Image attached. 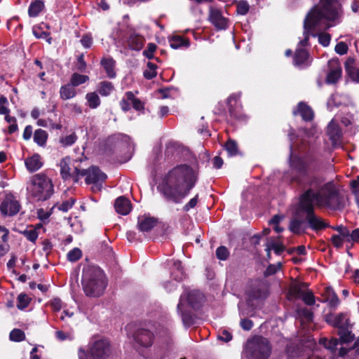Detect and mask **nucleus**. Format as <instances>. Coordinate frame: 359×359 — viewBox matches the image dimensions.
<instances>
[{
  "instance_id": "obj_55",
  "label": "nucleus",
  "mask_w": 359,
  "mask_h": 359,
  "mask_svg": "<svg viewBox=\"0 0 359 359\" xmlns=\"http://www.w3.org/2000/svg\"><path fill=\"white\" fill-rule=\"evenodd\" d=\"M86 62L84 60V54L81 53L77 57L76 62V68L81 72H84L86 69Z\"/></svg>"
},
{
  "instance_id": "obj_61",
  "label": "nucleus",
  "mask_w": 359,
  "mask_h": 359,
  "mask_svg": "<svg viewBox=\"0 0 359 359\" xmlns=\"http://www.w3.org/2000/svg\"><path fill=\"white\" fill-rule=\"evenodd\" d=\"M177 312L180 313L182 322L184 325L190 326L193 324V319L189 313L182 311L181 309L180 311H177Z\"/></svg>"
},
{
  "instance_id": "obj_60",
  "label": "nucleus",
  "mask_w": 359,
  "mask_h": 359,
  "mask_svg": "<svg viewBox=\"0 0 359 359\" xmlns=\"http://www.w3.org/2000/svg\"><path fill=\"white\" fill-rule=\"evenodd\" d=\"M331 40V36L328 33H321L318 35V42L324 47L329 46Z\"/></svg>"
},
{
  "instance_id": "obj_43",
  "label": "nucleus",
  "mask_w": 359,
  "mask_h": 359,
  "mask_svg": "<svg viewBox=\"0 0 359 359\" xmlns=\"http://www.w3.org/2000/svg\"><path fill=\"white\" fill-rule=\"evenodd\" d=\"M225 149L230 156H236L239 151L236 142L233 140L229 139L225 144Z\"/></svg>"
},
{
  "instance_id": "obj_29",
  "label": "nucleus",
  "mask_w": 359,
  "mask_h": 359,
  "mask_svg": "<svg viewBox=\"0 0 359 359\" xmlns=\"http://www.w3.org/2000/svg\"><path fill=\"white\" fill-rule=\"evenodd\" d=\"M114 90L113 83L108 81H102L97 84V93L103 97H107Z\"/></svg>"
},
{
  "instance_id": "obj_12",
  "label": "nucleus",
  "mask_w": 359,
  "mask_h": 359,
  "mask_svg": "<svg viewBox=\"0 0 359 359\" xmlns=\"http://www.w3.org/2000/svg\"><path fill=\"white\" fill-rule=\"evenodd\" d=\"M21 208L19 201L12 194H8L0 205V210L4 216H14L17 215Z\"/></svg>"
},
{
  "instance_id": "obj_51",
  "label": "nucleus",
  "mask_w": 359,
  "mask_h": 359,
  "mask_svg": "<svg viewBox=\"0 0 359 359\" xmlns=\"http://www.w3.org/2000/svg\"><path fill=\"white\" fill-rule=\"evenodd\" d=\"M82 255L81 250L78 248H74L67 254V259L70 262L78 261Z\"/></svg>"
},
{
  "instance_id": "obj_28",
  "label": "nucleus",
  "mask_w": 359,
  "mask_h": 359,
  "mask_svg": "<svg viewBox=\"0 0 359 359\" xmlns=\"http://www.w3.org/2000/svg\"><path fill=\"white\" fill-rule=\"evenodd\" d=\"M172 340L171 337L168 338V341L166 342V347H161L156 346L154 347V351L156 352V355L155 357L149 356V355H144V358L149 359H162L165 355L168 353V351L172 348Z\"/></svg>"
},
{
  "instance_id": "obj_49",
  "label": "nucleus",
  "mask_w": 359,
  "mask_h": 359,
  "mask_svg": "<svg viewBox=\"0 0 359 359\" xmlns=\"http://www.w3.org/2000/svg\"><path fill=\"white\" fill-rule=\"evenodd\" d=\"M17 302V307L19 309L22 310L28 306L29 304V298L27 294L21 293L18 295Z\"/></svg>"
},
{
  "instance_id": "obj_52",
  "label": "nucleus",
  "mask_w": 359,
  "mask_h": 359,
  "mask_svg": "<svg viewBox=\"0 0 359 359\" xmlns=\"http://www.w3.org/2000/svg\"><path fill=\"white\" fill-rule=\"evenodd\" d=\"M281 266V262H278L276 264H269L264 273V276L268 277L274 275L280 269Z\"/></svg>"
},
{
  "instance_id": "obj_39",
  "label": "nucleus",
  "mask_w": 359,
  "mask_h": 359,
  "mask_svg": "<svg viewBox=\"0 0 359 359\" xmlns=\"http://www.w3.org/2000/svg\"><path fill=\"white\" fill-rule=\"evenodd\" d=\"M297 316L306 322H311L313 318V312L306 307H297Z\"/></svg>"
},
{
  "instance_id": "obj_34",
  "label": "nucleus",
  "mask_w": 359,
  "mask_h": 359,
  "mask_svg": "<svg viewBox=\"0 0 359 359\" xmlns=\"http://www.w3.org/2000/svg\"><path fill=\"white\" fill-rule=\"evenodd\" d=\"M169 42L170 47L173 49L189 46V41L181 36H172L170 39Z\"/></svg>"
},
{
  "instance_id": "obj_25",
  "label": "nucleus",
  "mask_w": 359,
  "mask_h": 359,
  "mask_svg": "<svg viewBox=\"0 0 359 359\" xmlns=\"http://www.w3.org/2000/svg\"><path fill=\"white\" fill-rule=\"evenodd\" d=\"M25 164L27 169L31 172L39 170L43 165L41 161V156L38 154H35L32 156L26 158Z\"/></svg>"
},
{
  "instance_id": "obj_44",
  "label": "nucleus",
  "mask_w": 359,
  "mask_h": 359,
  "mask_svg": "<svg viewBox=\"0 0 359 359\" xmlns=\"http://www.w3.org/2000/svg\"><path fill=\"white\" fill-rule=\"evenodd\" d=\"M147 66L148 69L144 71V77L147 79H152L155 78L157 75V65L151 62H148Z\"/></svg>"
},
{
  "instance_id": "obj_13",
  "label": "nucleus",
  "mask_w": 359,
  "mask_h": 359,
  "mask_svg": "<svg viewBox=\"0 0 359 359\" xmlns=\"http://www.w3.org/2000/svg\"><path fill=\"white\" fill-rule=\"evenodd\" d=\"M93 359H105L111 353L110 344L107 339H100L94 342L89 349Z\"/></svg>"
},
{
  "instance_id": "obj_23",
  "label": "nucleus",
  "mask_w": 359,
  "mask_h": 359,
  "mask_svg": "<svg viewBox=\"0 0 359 359\" xmlns=\"http://www.w3.org/2000/svg\"><path fill=\"white\" fill-rule=\"evenodd\" d=\"M327 133L332 144H337L342 136V133L339 126L332 121L327 126Z\"/></svg>"
},
{
  "instance_id": "obj_5",
  "label": "nucleus",
  "mask_w": 359,
  "mask_h": 359,
  "mask_svg": "<svg viewBox=\"0 0 359 359\" xmlns=\"http://www.w3.org/2000/svg\"><path fill=\"white\" fill-rule=\"evenodd\" d=\"M81 285L86 296L95 297L104 293L107 281L100 268L88 265L83 269Z\"/></svg>"
},
{
  "instance_id": "obj_56",
  "label": "nucleus",
  "mask_w": 359,
  "mask_h": 359,
  "mask_svg": "<svg viewBox=\"0 0 359 359\" xmlns=\"http://www.w3.org/2000/svg\"><path fill=\"white\" fill-rule=\"evenodd\" d=\"M8 104V102L7 98L4 95H1L0 97V114L1 115H7V114L10 113V109L7 107Z\"/></svg>"
},
{
  "instance_id": "obj_59",
  "label": "nucleus",
  "mask_w": 359,
  "mask_h": 359,
  "mask_svg": "<svg viewBox=\"0 0 359 359\" xmlns=\"http://www.w3.org/2000/svg\"><path fill=\"white\" fill-rule=\"evenodd\" d=\"M348 50V45L344 41H341L337 43L334 48L335 52L340 55L346 54Z\"/></svg>"
},
{
  "instance_id": "obj_30",
  "label": "nucleus",
  "mask_w": 359,
  "mask_h": 359,
  "mask_svg": "<svg viewBox=\"0 0 359 359\" xmlns=\"http://www.w3.org/2000/svg\"><path fill=\"white\" fill-rule=\"evenodd\" d=\"M171 276L177 282L182 281L185 278V273L180 261H174L173 268L171 271Z\"/></svg>"
},
{
  "instance_id": "obj_4",
  "label": "nucleus",
  "mask_w": 359,
  "mask_h": 359,
  "mask_svg": "<svg viewBox=\"0 0 359 359\" xmlns=\"http://www.w3.org/2000/svg\"><path fill=\"white\" fill-rule=\"evenodd\" d=\"M325 320L332 327L338 328L339 339L332 338L327 344H325V347L331 350L332 353H335L338 345L347 344L353 341L355 337L351 332V325L345 313H340L337 315L333 313L327 314L325 316Z\"/></svg>"
},
{
  "instance_id": "obj_1",
  "label": "nucleus",
  "mask_w": 359,
  "mask_h": 359,
  "mask_svg": "<svg viewBox=\"0 0 359 359\" xmlns=\"http://www.w3.org/2000/svg\"><path fill=\"white\" fill-rule=\"evenodd\" d=\"M291 167L297 171L292 180L306 190L299 201L313 206L341 210L345 207V198L333 181L325 182L320 175H311L316 170V159L313 156H295L290 160Z\"/></svg>"
},
{
  "instance_id": "obj_26",
  "label": "nucleus",
  "mask_w": 359,
  "mask_h": 359,
  "mask_svg": "<svg viewBox=\"0 0 359 359\" xmlns=\"http://www.w3.org/2000/svg\"><path fill=\"white\" fill-rule=\"evenodd\" d=\"M267 295V291L263 285L253 287L248 292V296L250 300L264 299Z\"/></svg>"
},
{
  "instance_id": "obj_40",
  "label": "nucleus",
  "mask_w": 359,
  "mask_h": 359,
  "mask_svg": "<svg viewBox=\"0 0 359 359\" xmlns=\"http://www.w3.org/2000/svg\"><path fill=\"white\" fill-rule=\"evenodd\" d=\"M327 293L328 297L326 298L325 302L328 303L329 306L332 309H336L339 304V299L337 294L330 288H327Z\"/></svg>"
},
{
  "instance_id": "obj_41",
  "label": "nucleus",
  "mask_w": 359,
  "mask_h": 359,
  "mask_svg": "<svg viewBox=\"0 0 359 359\" xmlns=\"http://www.w3.org/2000/svg\"><path fill=\"white\" fill-rule=\"evenodd\" d=\"M89 80L88 76L74 73L70 79V83L75 88Z\"/></svg>"
},
{
  "instance_id": "obj_37",
  "label": "nucleus",
  "mask_w": 359,
  "mask_h": 359,
  "mask_svg": "<svg viewBox=\"0 0 359 359\" xmlns=\"http://www.w3.org/2000/svg\"><path fill=\"white\" fill-rule=\"evenodd\" d=\"M86 100L89 108L93 109L97 108L101 104L100 98L97 92L88 93L86 95Z\"/></svg>"
},
{
  "instance_id": "obj_20",
  "label": "nucleus",
  "mask_w": 359,
  "mask_h": 359,
  "mask_svg": "<svg viewBox=\"0 0 359 359\" xmlns=\"http://www.w3.org/2000/svg\"><path fill=\"white\" fill-rule=\"evenodd\" d=\"M156 224L157 220L154 217L141 215L137 218V228L142 232L151 231Z\"/></svg>"
},
{
  "instance_id": "obj_2",
  "label": "nucleus",
  "mask_w": 359,
  "mask_h": 359,
  "mask_svg": "<svg viewBox=\"0 0 359 359\" xmlns=\"http://www.w3.org/2000/svg\"><path fill=\"white\" fill-rule=\"evenodd\" d=\"M198 172L187 164H181L170 170L157 186V190L168 202L181 203L195 187Z\"/></svg>"
},
{
  "instance_id": "obj_48",
  "label": "nucleus",
  "mask_w": 359,
  "mask_h": 359,
  "mask_svg": "<svg viewBox=\"0 0 359 359\" xmlns=\"http://www.w3.org/2000/svg\"><path fill=\"white\" fill-rule=\"evenodd\" d=\"M22 234L29 241L35 243L38 238V232L36 229L31 227L22 231Z\"/></svg>"
},
{
  "instance_id": "obj_17",
  "label": "nucleus",
  "mask_w": 359,
  "mask_h": 359,
  "mask_svg": "<svg viewBox=\"0 0 359 359\" xmlns=\"http://www.w3.org/2000/svg\"><path fill=\"white\" fill-rule=\"evenodd\" d=\"M328 65L330 71L326 77V82L329 84H333L338 81L341 76L342 69L338 62L329 61Z\"/></svg>"
},
{
  "instance_id": "obj_50",
  "label": "nucleus",
  "mask_w": 359,
  "mask_h": 359,
  "mask_svg": "<svg viewBox=\"0 0 359 359\" xmlns=\"http://www.w3.org/2000/svg\"><path fill=\"white\" fill-rule=\"evenodd\" d=\"M239 100V96L237 95H231L229 97L228 100H227V102H228V104H229V114L230 115L235 118H240V115L237 114L233 109V106H232V101H234L235 103H237L238 100Z\"/></svg>"
},
{
  "instance_id": "obj_38",
  "label": "nucleus",
  "mask_w": 359,
  "mask_h": 359,
  "mask_svg": "<svg viewBox=\"0 0 359 359\" xmlns=\"http://www.w3.org/2000/svg\"><path fill=\"white\" fill-rule=\"evenodd\" d=\"M125 97H127L128 100H130L133 107L136 111H143L144 109V104L142 102L140 99L135 97L134 94L131 91H127L125 93Z\"/></svg>"
},
{
  "instance_id": "obj_6",
  "label": "nucleus",
  "mask_w": 359,
  "mask_h": 359,
  "mask_svg": "<svg viewBox=\"0 0 359 359\" xmlns=\"http://www.w3.org/2000/svg\"><path fill=\"white\" fill-rule=\"evenodd\" d=\"M30 196L36 201H46L53 194V185L45 174L39 173L32 177L27 186Z\"/></svg>"
},
{
  "instance_id": "obj_35",
  "label": "nucleus",
  "mask_w": 359,
  "mask_h": 359,
  "mask_svg": "<svg viewBox=\"0 0 359 359\" xmlns=\"http://www.w3.org/2000/svg\"><path fill=\"white\" fill-rule=\"evenodd\" d=\"M353 60L348 59L345 63V69L349 77L354 81L359 82V69L355 68L352 65Z\"/></svg>"
},
{
  "instance_id": "obj_21",
  "label": "nucleus",
  "mask_w": 359,
  "mask_h": 359,
  "mask_svg": "<svg viewBox=\"0 0 359 359\" xmlns=\"http://www.w3.org/2000/svg\"><path fill=\"white\" fill-rule=\"evenodd\" d=\"M295 298H300L308 306L315 304L316 297L311 290H303L299 287L294 288L293 290Z\"/></svg>"
},
{
  "instance_id": "obj_33",
  "label": "nucleus",
  "mask_w": 359,
  "mask_h": 359,
  "mask_svg": "<svg viewBox=\"0 0 359 359\" xmlns=\"http://www.w3.org/2000/svg\"><path fill=\"white\" fill-rule=\"evenodd\" d=\"M48 133L42 129H37L34 133V141L39 147H44L48 140Z\"/></svg>"
},
{
  "instance_id": "obj_62",
  "label": "nucleus",
  "mask_w": 359,
  "mask_h": 359,
  "mask_svg": "<svg viewBox=\"0 0 359 359\" xmlns=\"http://www.w3.org/2000/svg\"><path fill=\"white\" fill-rule=\"evenodd\" d=\"M198 195H196L194 198L190 199V201L183 207V210L185 212H188L190 209L196 207L198 203Z\"/></svg>"
},
{
  "instance_id": "obj_14",
  "label": "nucleus",
  "mask_w": 359,
  "mask_h": 359,
  "mask_svg": "<svg viewBox=\"0 0 359 359\" xmlns=\"http://www.w3.org/2000/svg\"><path fill=\"white\" fill-rule=\"evenodd\" d=\"M71 159L69 157H65L60 161V175L63 180H67L72 179L74 182H78L79 176H81V170L77 166L74 165V170L71 171Z\"/></svg>"
},
{
  "instance_id": "obj_7",
  "label": "nucleus",
  "mask_w": 359,
  "mask_h": 359,
  "mask_svg": "<svg viewBox=\"0 0 359 359\" xmlns=\"http://www.w3.org/2000/svg\"><path fill=\"white\" fill-rule=\"evenodd\" d=\"M245 353L248 359H268L271 353V346L267 339L255 336L247 341Z\"/></svg>"
},
{
  "instance_id": "obj_19",
  "label": "nucleus",
  "mask_w": 359,
  "mask_h": 359,
  "mask_svg": "<svg viewBox=\"0 0 359 359\" xmlns=\"http://www.w3.org/2000/svg\"><path fill=\"white\" fill-rule=\"evenodd\" d=\"M144 38L135 32L129 33L127 37V44L133 50L140 51L144 46Z\"/></svg>"
},
{
  "instance_id": "obj_24",
  "label": "nucleus",
  "mask_w": 359,
  "mask_h": 359,
  "mask_svg": "<svg viewBox=\"0 0 359 359\" xmlns=\"http://www.w3.org/2000/svg\"><path fill=\"white\" fill-rule=\"evenodd\" d=\"M273 250L277 255H281V253L285 250V246L283 242L280 241V238H269L266 243V251Z\"/></svg>"
},
{
  "instance_id": "obj_36",
  "label": "nucleus",
  "mask_w": 359,
  "mask_h": 359,
  "mask_svg": "<svg viewBox=\"0 0 359 359\" xmlns=\"http://www.w3.org/2000/svg\"><path fill=\"white\" fill-rule=\"evenodd\" d=\"M309 57L308 52L302 48H298L294 55V64L296 66H300L306 62Z\"/></svg>"
},
{
  "instance_id": "obj_53",
  "label": "nucleus",
  "mask_w": 359,
  "mask_h": 359,
  "mask_svg": "<svg viewBox=\"0 0 359 359\" xmlns=\"http://www.w3.org/2000/svg\"><path fill=\"white\" fill-rule=\"evenodd\" d=\"M216 256L219 260H226L229 256V252L225 246H219L216 250Z\"/></svg>"
},
{
  "instance_id": "obj_45",
  "label": "nucleus",
  "mask_w": 359,
  "mask_h": 359,
  "mask_svg": "<svg viewBox=\"0 0 359 359\" xmlns=\"http://www.w3.org/2000/svg\"><path fill=\"white\" fill-rule=\"evenodd\" d=\"M236 4V13L238 15H245L250 9V6L246 1H235Z\"/></svg>"
},
{
  "instance_id": "obj_32",
  "label": "nucleus",
  "mask_w": 359,
  "mask_h": 359,
  "mask_svg": "<svg viewBox=\"0 0 359 359\" xmlns=\"http://www.w3.org/2000/svg\"><path fill=\"white\" fill-rule=\"evenodd\" d=\"M76 95V90L70 83L61 86L60 90V95L61 99L69 100L75 97Z\"/></svg>"
},
{
  "instance_id": "obj_27",
  "label": "nucleus",
  "mask_w": 359,
  "mask_h": 359,
  "mask_svg": "<svg viewBox=\"0 0 359 359\" xmlns=\"http://www.w3.org/2000/svg\"><path fill=\"white\" fill-rule=\"evenodd\" d=\"M115 63V60L111 57H103L100 62L102 67L105 70L107 76L110 79L115 78L116 75L114 71Z\"/></svg>"
},
{
  "instance_id": "obj_64",
  "label": "nucleus",
  "mask_w": 359,
  "mask_h": 359,
  "mask_svg": "<svg viewBox=\"0 0 359 359\" xmlns=\"http://www.w3.org/2000/svg\"><path fill=\"white\" fill-rule=\"evenodd\" d=\"M240 325L244 330L248 331L252 329L253 323L251 320L243 318L240 322Z\"/></svg>"
},
{
  "instance_id": "obj_8",
  "label": "nucleus",
  "mask_w": 359,
  "mask_h": 359,
  "mask_svg": "<svg viewBox=\"0 0 359 359\" xmlns=\"http://www.w3.org/2000/svg\"><path fill=\"white\" fill-rule=\"evenodd\" d=\"M299 208L306 213L308 227L317 232L329 227L325 220L318 217L314 211V206L310 203H304L299 201Z\"/></svg>"
},
{
  "instance_id": "obj_9",
  "label": "nucleus",
  "mask_w": 359,
  "mask_h": 359,
  "mask_svg": "<svg viewBox=\"0 0 359 359\" xmlns=\"http://www.w3.org/2000/svg\"><path fill=\"white\" fill-rule=\"evenodd\" d=\"M81 176H86V183L93 185L92 190L94 192L101 191L102 184L107 179V175L96 166H92L87 170H81Z\"/></svg>"
},
{
  "instance_id": "obj_15",
  "label": "nucleus",
  "mask_w": 359,
  "mask_h": 359,
  "mask_svg": "<svg viewBox=\"0 0 359 359\" xmlns=\"http://www.w3.org/2000/svg\"><path fill=\"white\" fill-rule=\"evenodd\" d=\"M208 20L217 30H225L229 27V20L223 16L222 11L210 6L209 8Z\"/></svg>"
},
{
  "instance_id": "obj_31",
  "label": "nucleus",
  "mask_w": 359,
  "mask_h": 359,
  "mask_svg": "<svg viewBox=\"0 0 359 359\" xmlns=\"http://www.w3.org/2000/svg\"><path fill=\"white\" fill-rule=\"evenodd\" d=\"M44 8V2L42 0L33 1L28 8V15L30 18H36Z\"/></svg>"
},
{
  "instance_id": "obj_57",
  "label": "nucleus",
  "mask_w": 359,
  "mask_h": 359,
  "mask_svg": "<svg viewBox=\"0 0 359 359\" xmlns=\"http://www.w3.org/2000/svg\"><path fill=\"white\" fill-rule=\"evenodd\" d=\"M156 48H157V46L155 43H149L147 45V49H145L143 51L144 56H145L147 58H148L149 60L154 59V53L156 50Z\"/></svg>"
},
{
  "instance_id": "obj_63",
  "label": "nucleus",
  "mask_w": 359,
  "mask_h": 359,
  "mask_svg": "<svg viewBox=\"0 0 359 359\" xmlns=\"http://www.w3.org/2000/svg\"><path fill=\"white\" fill-rule=\"evenodd\" d=\"M347 242H359V229H354L351 233L349 232V236L348 237Z\"/></svg>"
},
{
  "instance_id": "obj_16",
  "label": "nucleus",
  "mask_w": 359,
  "mask_h": 359,
  "mask_svg": "<svg viewBox=\"0 0 359 359\" xmlns=\"http://www.w3.org/2000/svg\"><path fill=\"white\" fill-rule=\"evenodd\" d=\"M308 228L306 218H304L299 213H297L291 219L289 229L293 233L299 235L306 232Z\"/></svg>"
},
{
  "instance_id": "obj_22",
  "label": "nucleus",
  "mask_w": 359,
  "mask_h": 359,
  "mask_svg": "<svg viewBox=\"0 0 359 359\" xmlns=\"http://www.w3.org/2000/svg\"><path fill=\"white\" fill-rule=\"evenodd\" d=\"M114 208L118 214L126 215L131 210L130 201L124 196H120L115 201Z\"/></svg>"
},
{
  "instance_id": "obj_47",
  "label": "nucleus",
  "mask_w": 359,
  "mask_h": 359,
  "mask_svg": "<svg viewBox=\"0 0 359 359\" xmlns=\"http://www.w3.org/2000/svg\"><path fill=\"white\" fill-rule=\"evenodd\" d=\"M77 140V136L75 133L67 135L60 139V142L63 147L72 146Z\"/></svg>"
},
{
  "instance_id": "obj_58",
  "label": "nucleus",
  "mask_w": 359,
  "mask_h": 359,
  "mask_svg": "<svg viewBox=\"0 0 359 359\" xmlns=\"http://www.w3.org/2000/svg\"><path fill=\"white\" fill-rule=\"evenodd\" d=\"M332 229L334 230L338 231L339 233V236H341L344 238L345 242H347V239H348V237L349 236V232H350V231L348 230V229L347 227L340 225V226H334V227H332Z\"/></svg>"
},
{
  "instance_id": "obj_18",
  "label": "nucleus",
  "mask_w": 359,
  "mask_h": 359,
  "mask_svg": "<svg viewBox=\"0 0 359 359\" xmlns=\"http://www.w3.org/2000/svg\"><path fill=\"white\" fill-rule=\"evenodd\" d=\"M292 114L294 116L300 115L304 121H311L314 117L313 109L304 102H299L297 107L294 109Z\"/></svg>"
},
{
  "instance_id": "obj_3",
  "label": "nucleus",
  "mask_w": 359,
  "mask_h": 359,
  "mask_svg": "<svg viewBox=\"0 0 359 359\" xmlns=\"http://www.w3.org/2000/svg\"><path fill=\"white\" fill-rule=\"evenodd\" d=\"M320 6H315L304 20V39L299 42L300 46L308 45L311 32L327 29L331 27L330 22L339 20L342 16L339 0H320Z\"/></svg>"
},
{
  "instance_id": "obj_46",
  "label": "nucleus",
  "mask_w": 359,
  "mask_h": 359,
  "mask_svg": "<svg viewBox=\"0 0 359 359\" xmlns=\"http://www.w3.org/2000/svg\"><path fill=\"white\" fill-rule=\"evenodd\" d=\"M9 338L11 341L20 342L25 339V334L20 329H14L10 332Z\"/></svg>"
},
{
  "instance_id": "obj_11",
  "label": "nucleus",
  "mask_w": 359,
  "mask_h": 359,
  "mask_svg": "<svg viewBox=\"0 0 359 359\" xmlns=\"http://www.w3.org/2000/svg\"><path fill=\"white\" fill-rule=\"evenodd\" d=\"M133 339L140 348H148L154 344L155 335L149 329L139 328L134 332Z\"/></svg>"
},
{
  "instance_id": "obj_54",
  "label": "nucleus",
  "mask_w": 359,
  "mask_h": 359,
  "mask_svg": "<svg viewBox=\"0 0 359 359\" xmlns=\"http://www.w3.org/2000/svg\"><path fill=\"white\" fill-rule=\"evenodd\" d=\"M75 201H76L74 198H71L67 201H63L60 205H57V208L59 210L66 212L72 208Z\"/></svg>"
},
{
  "instance_id": "obj_10",
  "label": "nucleus",
  "mask_w": 359,
  "mask_h": 359,
  "mask_svg": "<svg viewBox=\"0 0 359 359\" xmlns=\"http://www.w3.org/2000/svg\"><path fill=\"white\" fill-rule=\"evenodd\" d=\"M186 299L188 304L194 309H198L205 302V296L199 290H194L190 291H184L181 294L179 303L177 306V310L180 311L182 306V301Z\"/></svg>"
},
{
  "instance_id": "obj_42",
  "label": "nucleus",
  "mask_w": 359,
  "mask_h": 359,
  "mask_svg": "<svg viewBox=\"0 0 359 359\" xmlns=\"http://www.w3.org/2000/svg\"><path fill=\"white\" fill-rule=\"evenodd\" d=\"M32 33L36 39H44L49 44L52 43V38L50 33L43 31L39 27H34Z\"/></svg>"
}]
</instances>
